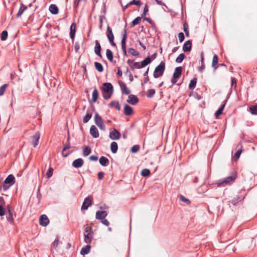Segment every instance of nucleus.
Masks as SVG:
<instances>
[{"label": "nucleus", "mask_w": 257, "mask_h": 257, "mask_svg": "<svg viewBox=\"0 0 257 257\" xmlns=\"http://www.w3.org/2000/svg\"><path fill=\"white\" fill-rule=\"evenodd\" d=\"M102 91L103 98L105 100L109 99L113 92L112 85L109 82L104 83L103 84Z\"/></svg>", "instance_id": "obj_1"}, {"label": "nucleus", "mask_w": 257, "mask_h": 257, "mask_svg": "<svg viewBox=\"0 0 257 257\" xmlns=\"http://www.w3.org/2000/svg\"><path fill=\"white\" fill-rule=\"evenodd\" d=\"M236 178V175L228 176L224 178L220 179L216 181V184L217 187H225L227 185H230L234 182Z\"/></svg>", "instance_id": "obj_2"}, {"label": "nucleus", "mask_w": 257, "mask_h": 257, "mask_svg": "<svg viewBox=\"0 0 257 257\" xmlns=\"http://www.w3.org/2000/svg\"><path fill=\"white\" fill-rule=\"evenodd\" d=\"M165 70V63L161 61L159 65L155 69L153 73V76L155 78H159L163 76Z\"/></svg>", "instance_id": "obj_3"}, {"label": "nucleus", "mask_w": 257, "mask_h": 257, "mask_svg": "<svg viewBox=\"0 0 257 257\" xmlns=\"http://www.w3.org/2000/svg\"><path fill=\"white\" fill-rule=\"evenodd\" d=\"M15 183V177L14 176V175L10 174L6 178L2 188H3L4 191H6Z\"/></svg>", "instance_id": "obj_4"}, {"label": "nucleus", "mask_w": 257, "mask_h": 257, "mask_svg": "<svg viewBox=\"0 0 257 257\" xmlns=\"http://www.w3.org/2000/svg\"><path fill=\"white\" fill-rule=\"evenodd\" d=\"M182 67L181 66L177 67L175 68L174 72L173 75V77L171 79V82L172 85L176 84L178 79L181 77L182 72Z\"/></svg>", "instance_id": "obj_5"}, {"label": "nucleus", "mask_w": 257, "mask_h": 257, "mask_svg": "<svg viewBox=\"0 0 257 257\" xmlns=\"http://www.w3.org/2000/svg\"><path fill=\"white\" fill-rule=\"evenodd\" d=\"M94 122L96 125L101 130L104 131L106 130L105 125L99 114L96 112L94 115Z\"/></svg>", "instance_id": "obj_6"}, {"label": "nucleus", "mask_w": 257, "mask_h": 257, "mask_svg": "<svg viewBox=\"0 0 257 257\" xmlns=\"http://www.w3.org/2000/svg\"><path fill=\"white\" fill-rule=\"evenodd\" d=\"M106 36L110 45L113 46H116V44L114 42V35L113 34L112 30L109 26H108L107 27Z\"/></svg>", "instance_id": "obj_7"}, {"label": "nucleus", "mask_w": 257, "mask_h": 257, "mask_svg": "<svg viewBox=\"0 0 257 257\" xmlns=\"http://www.w3.org/2000/svg\"><path fill=\"white\" fill-rule=\"evenodd\" d=\"M127 38V32L126 29L124 30V34L122 36V38L121 41V49L123 52V54L124 56H127L126 50V41Z\"/></svg>", "instance_id": "obj_8"}, {"label": "nucleus", "mask_w": 257, "mask_h": 257, "mask_svg": "<svg viewBox=\"0 0 257 257\" xmlns=\"http://www.w3.org/2000/svg\"><path fill=\"white\" fill-rule=\"evenodd\" d=\"M121 136L120 133L116 129L113 130L109 133V137L112 140H118Z\"/></svg>", "instance_id": "obj_9"}, {"label": "nucleus", "mask_w": 257, "mask_h": 257, "mask_svg": "<svg viewBox=\"0 0 257 257\" xmlns=\"http://www.w3.org/2000/svg\"><path fill=\"white\" fill-rule=\"evenodd\" d=\"M39 223L43 227H45L49 224V219L46 215L43 214L40 216Z\"/></svg>", "instance_id": "obj_10"}, {"label": "nucleus", "mask_w": 257, "mask_h": 257, "mask_svg": "<svg viewBox=\"0 0 257 257\" xmlns=\"http://www.w3.org/2000/svg\"><path fill=\"white\" fill-rule=\"evenodd\" d=\"M92 201L90 197H86L81 206V210H87L92 205Z\"/></svg>", "instance_id": "obj_11"}, {"label": "nucleus", "mask_w": 257, "mask_h": 257, "mask_svg": "<svg viewBox=\"0 0 257 257\" xmlns=\"http://www.w3.org/2000/svg\"><path fill=\"white\" fill-rule=\"evenodd\" d=\"M127 63L132 70H134L135 69H141V67L139 62H134V60L128 59L127 61Z\"/></svg>", "instance_id": "obj_12"}, {"label": "nucleus", "mask_w": 257, "mask_h": 257, "mask_svg": "<svg viewBox=\"0 0 257 257\" xmlns=\"http://www.w3.org/2000/svg\"><path fill=\"white\" fill-rule=\"evenodd\" d=\"M70 148V144L69 142V137L67 138V143L65 144L64 147H63L62 149V155L63 157L66 158L69 155H70L72 153L71 152H69L67 153H64V152L69 149Z\"/></svg>", "instance_id": "obj_13"}, {"label": "nucleus", "mask_w": 257, "mask_h": 257, "mask_svg": "<svg viewBox=\"0 0 257 257\" xmlns=\"http://www.w3.org/2000/svg\"><path fill=\"white\" fill-rule=\"evenodd\" d=\"M76 25L75 23H73L70 27V37L71 39L72 42H74L75 33H76Z\"/></svg>", "instance_id": "obj_14"}, {"label": "nucleus", "mask_w": 257, "mask_h": 257, "mask_svg": "<svg viewBox=\"0 0 257 257\" xmlns=\"http://www.w3.org/2000/svg\"><path fill=\"white\" fill-rule=\"evenodd\" d=\"M107 216V212L106 211H97L96 212L95 218L96 219L101 220Z\"/></svg>", "instance_id": "obj_15"}, {"label": "nucleus", "mask_w": 257, "mask_h": 257, "mask_svg": "<svg viewBox=\"0 0 257 257\" xmlns=\"http://www.w3.org/2000/svg\"><path fill=\"white\" fill-rule=\"evenodd\" d=\"M127 102L132 105H136L139 102V99L137 96L130 94L128 97Z\"/></svg>", "instance_id": "obj_16"}, {"label": "nucleus", "mask_w": 257, "mask_h": 257, "mask_svg": "<svg viewBox=\"0 0 257 257\" xmlns=\"http://www.w3.org/2000/svg\"><path fill=\"white\" fill-rule=\"evenodd\" d=\"M40 138V133L39 132H36L32 137V144L34 147H36L39 143V140Z\"/></svg>", "instance_id": "obj_17"}, {"label": "nucleus", "mask_w": 257, "mask_h": 257, "mask_svg": "<svg viewBox=\"0 0 257 257\" xmlns=\"http://www.w3.org/2000/svg\"><path fill=\"white\" fill-rule=\"evenodd\" d=\"M192 48V42L190 40L186 41L183 46V51L184 52H190Z\"/></svg>", "instance_id": "obj_18"}, {"label": "nucleus", "mask_w": 257, "mask_h": 257, "mask_svg": "<svg viewBox=\"0 0 257 257\" xmlns=\"http://www.w3.org/2000/svg\"><path fill=\"white\" fill-rule=\"evenodd\" d=\"M244 198V195H236L235 197H234L231 200H229L228 202L229 203H232L233 205H236L239 202L241 201Z\"/></svg>", "instance_id": "obj_19"}, {"label": "nucleus", "mask_w": 257, "mask_h": 257, "mask_svg": "<svg viewBox=\"0 0 257 257\" xmlns=\"http://www.w3.org/2000/svg\"><path fill=\"white\" fill-rule=\"evenodd\" d=\"M84 164V161L81 158H78L75 160L72 163V166L75 168L81 167Z\"/></svg>", "instance_id": "obj_20"}, {"label": "nucleus", "mask_w": 257, "mask_h": 257, "mask_svg": "<svg viewBox=\"0 0 257 257\" xmlns=\"http://www.w3.org/2000/svg\"><path fill=\"white\" fill-rule=\"evenodd\" d=\"M123 113L126 116L132 115L133 113V109L129 105L125 104L124 106Z\"/></svg>", "instance_id": "obj_21"}, {"label": "nucleus", "mask_w": 257, "mask_h": 257, "mask_svg": "<svg viewBox=\"0 0 257 257\" xmlns=\"http://www.w3.org/2000/svg\"><path fill=\"white\" fill-rule=\"evenodd\" d=\"M95 46L94 47V52L96 55L100 57H102V55L101 54V46L98 42V41L96 40L95 42Z\"/></svg>", "instance_id": "obj_22"}, {"label": "nucleus", "mask_w": 257, "mask_h": 257, "mask_svg": "<svg viewBox=\"0 0 257 257\" xmlns=\"http://www.w3.org/2000/svg\"><path fill=\"white\" fill-rule=\"evenodd\" d=\"M90 134L94 138H97L99 137L98 131L95 125H92L90 127Z\"/></svg>", "instance_id": "obj_23"}, {"label": "nucleus", "mask_w": 257, "mask_h": 257, "mask_svg": "<svg viewBox=\"0 0 257 257\" xmlns=\"http://www.w3.org/2000/svg\"><path fill=\"white\" fill-rule=\"evenodd\" d=\"M84 242L86 244H89L91 242L93 238L94 234H91L90 233H84Z\"/></svg>", "instance_id": "obj_24"}, {"label": "nucleus", "mask_w": 257, "mask_h": 257, "mask_svg": "<svg viewBox=\"0 0 257 257\" xmlns=\"http://www.w3.org/2000/svg\"><path fill=\"white\" fill-rule=\"evenodd\" d=\"M91 249V246L89 245V244H87V245L83 246L80 251L81 254L83 255H85L86 254H87L89 253Z\"/></svg>", "instance_id": "obj_25"}, {"label": "nucleus", "mask_w": 257, "mask_h": 257, "mask_svg": "<svg viewBox=\"0 0 257 257\" xmlns=\"http://www.w3.org/2000/svg\"><path fill=\"white\" fill-rule=\"evenodd\" d=\"M49 10L50 13L53 15H56L59 12L58 8L56 5L54 4H51L49 6Z\"/></svg>", "instance_id": "obj_26"}, {"label": "nucleus", "mask_w": 257, "mask_h": 257, "mask_svg": "<svg viewBox=\"0 0 257 257\" xmlns=\"http://www.w3.org/2000/svg\"><path fill=\"white\" fill-rule=\"evenodd\" d=\"M99 163L102 166H107L109 165V161L106 157L101 156L99 159Z\"/></svg>", "instance_id": "obj_27"}, {"label": "nucleus", "mask_w": 257, "mask_h": 257, "mask_svg": "<svg viewBox=\"0 0 257 257\" xmlns=\"http://www.w3.org/2000/svg\"><path fill=\"white\" fill-rule=\"evenodd\" d=\"M151 62H152L151 58L149 56L147 57V58H146L144 60H143L141 62V63L140 64L141 68H143L146 67V66H147L148 65L150 64L151 63Z\"/></svg>", "instance_id": "obj_28"}, {"label": "nucleus", "mask_w": 257, "mask_h": 257, "mask_svg": "<svg viewBox=\"0 0 257 257\" xmlns=\"http://www.w3.org/2000/svg\"><path fill=\"white\" fill-rule=\"evenodd\" d=\"M151 62H152L151 58L149 56L147 57V58H146L144 60H143L141 62V63L140 64L141 68H143L146 67V66H147L148 65L150 64L151 63Z\"/></svg>", "instance_id": "obj_29"}, {"label": "nucleus", "mask_w": 257, "mask_h": 257, "mask_svg": "<svg viewBox=\"0 0 257 257\" xmlns=\"http://www.w3.org/2000/svg\"><path fill=\"white\" fill-rule=\"evenodd\" d=\"M121 90L122 92L126 95H128L130 93L131 91L127 87L126 85L122 83L120 84Z\"/></svg>", "instance_id": "obj_30"}, {"label": "nucleus", "mask_w": 257, "mask_h": 257, "mask_svg": "<svg viewBox=\"0 0 257 257\" xmlns=\"http://www.w3.org/2000/svg\"><path fill=\"white\" fill-rule=\"evenodd\" d=\"M109 106L110 107H115L116 110H120V105L118 101H112L109 104Z\"/></svg>", "instance_id": "obj_31"}, {"label": "nucleus", "mask_w": 257, "mask_h": 257, "mask_svg": "<svg viewBox=\"0 0 257 257\" xmlns=\"http://www.w3.org/2000/svg\"><path fill=\"white\" fill-rule=\"evenodd\" d=\"M27 9V7L25 6L23 3H21V7L19 9L18 13L17 15V17L19 18L22 16L26 10Z\"/></svg>", "instance_id": "obj_32"}, {"label": "nucleus", "mask_w": 257, "mask_h": 257, "mask_svg": "<svg viewBox=\"0 0 257 257\" xmlns=\"http://www.w3.org/2000/svg\"><path fill=\"white\" fill-rule=\"evenodd\" d=\"M92 113L90 111L89 109L87 110V113L86 115L83 118V122L84 123H87L90 119L92 117Z\"/></svg>", "instance_id": "obj_33"}, {"label": "nucleus", "mask_w": 257, "mask_h": 257, "mask_svg": "<svg viewBox=\"0 0 257 257\" xmlns=\"http://www.w3.org/2000/svg\"><path fill=\"white\" fill-rule=\"evenodd\" d=\"M106 57H107V59L110 62H112L113 61V53H112V51L110 49H107L106 50Z\"/></svg>", "instance_id": "obj_34"}, {"label": "nucleus", "mask_w": 257, "mask_h": 257, "mask_svg": "<svg viewBox=\"0 0 257 257\" xmlns=\"http://www.w3.org/2000/svg\"><path fill=\"white\" fill-rule=\"evenodd\" d=\"M197 81V79L196 78H193L189 84V89L190 90H193L196 87Z\"/></svg>", "instance_id": "obj_35"}, {"label": "nucleus", "mask_w": 257, "mask_h": 257, "mask_svg": "<svg viewBox=\"0 0 257 257\" xmlns=\"http://www.w3.org/2000/svg\"><path fill=\"white\" fill-rule=\"evenodd\" d=\"M98 96V91L96 88H95L93 90V92H92V100H91L92 102H93V103L95 102L97 100Z\"/></svg>", "instance_id": "obj_36"}, {"label": "nucleus", "mask_w": 257, "mask_h": 257, "mask_svg": "<svg viewBox=\"0 0 257 257\" xmlns=\"http://www.w3.org/2000/svg\"><path fill=\"white\" fill-rule=\"evenodd\" d=\"M118 149L117 144L115 142H112L110 144V150L112 153H116Z\"/></svg>", "instance_id": "obj_37"}, {"label": "nucleus", "mask_w": 257, "mask_h": 257, "mask_svg": "<svg viewBox=\"0 0 257 257\" xmlns=\"http://www.w3.org/2000/svg\"><path fill=\"white\" fill-rule=\"evenodd\" d=\"M226 104V101L224 102V103L221 105V106L219 107V108L215 112V116L217 117L219 116L220 115H221L222 113V111L224 109V106Z\"/></svg>", "instance_id": "obj_38"}, {"label": "nucleus", "mask_w": 257, "mask_h": 257, "mask_svg": "<svg viewBox=\"0 0 257 257\" xmlns=\"http://www.w3.org/2000/svg\"><path fill=\"white\" fill-rule=\"evenodd\" d=\"M8 214L7 216V220L10 223H12L14 221V218L13 216V211L11 210L10 208H8Z\"/></svg>", "instance_id": "obj_39"}, {"label": "nucleus", "mask_w": 257, "mask_h": 257, "mask_svg": "<svg viewBox=\"0 0 257 257\" xmlns=\"http://www.w3.org/2000/svg\"><path fill=\"white\" fill-rule=\"evenodd\" d=\"M218 61V57L217 55L215 54L212 59V67L215 69H216L217 67L216 66Z\"/></svg>", "instance_id": "obj_40"}, {"label": "nucleus", "mask_w": 257, "mask_h": 257, "mask_svg": "<svg viewBox=\"0 0 257 257\" xmlns=\"http://www.w3.org/2000/svg\"><path fill=\"white\" fill-rule=\"evenodd\" d=\"M94 66L96 69L99 72H102L103 71V67L102 64L99 62H94Z\"/></svg>", "instance_id": "obj_41"}, {"label": "nucleus", "mask_w": 257, "mask_h": 257, "mask_svg": "<svg viewBox=\"0 0 257 257\" xmlns=\"http://www.w3.org/2000/svg\"><path fill=\"white\" fill-rule=\"evenodd\" d=\"M84 227V233H90L91 234H94L92 226L85 225Z\"/></svg>", "instance_id": "obj_42"}, {"label": "nucleus", "mask_w": 257, "mask_h": 257, "mask_svg": "<svg viewBox=\"0 0 257 257\" xmlns=\"http://www.w3.org/2000/svg\"><path fill=\"white\" fill-rule=\"evenodd\" d=\"M91 150L89 147H88V146L84 147V148L83 149V156H87L91 153Z\"/></svg>", "instance_id": "obj_43"}, {"label": "nucleus", "mask_w": 257, "mask_h": 257, "mask_svg": "<svg viewBox=\"0 0 257 257\" xmlns=\"http://www.w3.org/2000/svg\"><path fill=\"white\" fill-rule=\"evenodd\" d=\"M141 21V17H138L135 19L131 23V27H134L135 26L140 23Z\"/></svg>", "instance_id": "obj_44"}, {"label": "nucleus", "mask_w": 257, "mask_h": 257, "mask_svg": "<svg viewBox=\"0 0 257 257\" xmlns=\"http://www.w3.org/2000/svg\"><path fill=\"white\" fill-rule=\"evenodd\" d=\"M250 112L253 115L257 114V104L252 105L249 107Z\"/></svg>", "instance_id": "obj_45"}, {"label": "nucleus", "mask_w": 257, "mask_h": 257, "mask_svg": "<svg viewBox=\"0 0 257 257\" xmlns=\"http://www.w3.org/2000/svg\"><path fill=\"white\" fill-rule=\"evenodd\" d=\"M150 174V170L148 169H144L141 171V175L143 177H148Z\"/></svg>", "instance_id": "obj_46"}, {"label": "nucleus", "mask_w": 257, "mask_h": 257, "mask_svg": "<svg viewBox=\"0 0 257 257\" xmlns=\"http://www.w3.org/2000/svg\"><path fill=\"white\" fill-rule=\"evenodd\" d=\"M155 90L154 89H150L148 90L147 96L148 98H152L155 94Z\"/></svg>", "instance_id": "obj_47"}, {"label": "nucleus", "mask_w": 257, "mask_h": 257, "mask_svg": "<svg viewBox=\"0 0 257 257\" xmlns=\"http://www.w3.org/2000/svg\"><path fill=\"white\" fill-rule=\"evenodd\" d=\"M185 57V55L183 53H181L176 59V62L177 63H180L183 61Z\"/></svg>", "instance_id": "obj_48"}, {"label": "nucleus", "mask_w": 257, "mask_h": 257, "mask_svg": "<svg viewBox=\"0 0 257 257\" xmlns=\"http://www.w3.org/2000/svg\"><path fill=\"white\" fill-rule=\"evenodd\" d=\"M128 52L133 56H138L139 55V52L133 48L128 49Z\"/></svg>", "instance_id": "obj_49"}, {"label": "nucleus", "mask_w": 257, "mask_h": 257, "mask_svg": "<svg viewBox=\"0 0 257 257\" xmlns=\"http://www.w3.org/2000/svg\"><path fill=\"white\" fill-rule=\"evenodd\" d=\"M59 241V237L58 236H57L55 238V239L54 240L53 243L51 244V248H56L58 245V242Z\"/></svg>", "instance_id": "obj_50"}, {"label": "nucleus", "mask_w": 257, "mask_h": 257, "mask_svg": "<svg viewBox=\"0 0 257 257\" xmlns=\"http://www.w3.org/2000/svg\"><path fill=\"white\" fill-rule=\"evenodd\" d=\"M8 36V32L6 30L3 31L1 35V39L2 41H5L7 40Z\"/></svg>", "instance_id": "obj_51"}, {"label": "nucleus", "mask_w": 257, "mask_h": 257, "mask_svg": "<svg viewBox=\"0 0 257 257\" xmlns=\"http://www.w3.org/2000/svg\"><path fill=\"white\" fill-rule=\"evenodd\" d=\"M179 198H180V199L182 202H184L186 204H189L191 203V201H190V200H189L188 198H186L185 197H184L183 195H182L181 194H180L179 195Z\"/></svg>", "instance_id": "obj_52"}, {"label": "nucleus", "mask_w": 257, "mask_h": 257, "mask_svg": "<svg viewBox=\"0 0 257 257\" xmlns=\"http://www.w3.org/2000/svg\"><path fill=\"white\" fill-rule=\"evenodd\" d=\"M8 84H5L0 87V96L4 95L7 87L8 86Z\"/></svg>", "instance_id": "obj_53"}, {"label": "nucleus", "mask_w": 257, "mask_h": 257, "mask_svg": "<svg viewBox=\"0 0 257 257\" xmlns=\"http://www.w3.org/2000/svg\"><path fill=\"white\" fill-rule=\"evenodd\" d=\"M140 148V147L139 145H134L132 147V148L131 149V152L133 153H137L139 150Z\"/></svg>", "instance_id": "obj_54"}, {"label": "nucleus", "mask_w": 257, "mask_h": 257, "mask_svg": "<svg viewBox=\"0 0 257 257\" xmlns=\"http://www.w3.org/2000/svg\"><path fill=\"white\" fill-rule=\"evenodd\" d=\"M129 4H130V5H135L137 6L140 7L142 5V3L140 1L133 0L131 2L129 3Z\"/></svg>", "instance_id": "obj_55"}, {"label": "nucleus", "mask_w": 257, "mask_h": 257, "mask_svg": "<svg viewBox=\"0 0 257 257\" xmlns=\"http://www.w3.org/2000/svg\"><path fill=\"white\" fill-rule=\"evenodd\" d=\"M53 169L52 168H50L46 173V176L47 178H49L52 177L53 175Z\"/></svg>", "instance_id": "obj_56"}, {"label": "nucleus", "mask_w": 257, "mask_h": 257, "mask_svg": "<svg viewBox=\"0 0 257 257\" xmlns=\"http://www.w3.org/2000/svg\"><path fill=\"white\" fill-rule=\"evenodd\" d=\"M105 17L104 16H100L99 19V29L101 30L102 28V25H103V19H105Z\"/></svg>", "instance_id": "obj_57"}, {"label": "nucleus", "mask_w": 257, "mask_h": 257, "mask_svg": "<svg viewBox=\"0 0 257 257\" xmlns=\"http://www.w3.org/2000/svg\"><path fill=\"white\" fill-rule=\"evenodd\" d=\"M241 152H242L241 149H239L236 152V153H235V154L234 155V157L235 158L236 160H237L239 159V158L240 156V154L241 153Z\"/></svg>", "instance_id": "obj_58"}, {"label": "nucleus", "mask_w": 257, "mask_h": 257, "mask_svg": "<svg viewBox=\"0 0 257 257\" xmlns=\"http://www.w3.org/2000/svg\"><path fill=\"white\" fill-rule=\"evenodd\" d=\"M37 199V204H39L40 203L41 200L42 199V194H34Z\"/></svg>", "instance_id": "obj_59"}, {"label": "nucleus", "mask_w": 257, "mask_h": 257, "mask_svg": "<svg viewBox=\"0 0 257 257\" xmlns=\"http://www.w3.org/2000/svg\"><path fill=\"white\" fill-rule=\"evenodd\" d=\"M178 38L180 43L182 42L185 39L184 34L183 32H180L178 34Z\"/></svg>", "instance_id": "obj_60"}, {"label": "nucleus", "mask_w": 257, "mask_h": 257, "mask_svg": "<svg viewBox=\"0 0 257 257\" xmlns=\"http://www.w3.org/2000/svg\"><path fill=\"white\" fill-rule=\"evenodd\" d=\"M5 206L0 205V216H3L6 214V210L4 207Z\"/></svg>", "instance_id": "obj_61"}, {"label": "nucleus", "mask_w": 257, "mask_h": 257, "mask_svg": "<svg viewBox=\"0 0 257 257\" xmlns=\"http://www.w3.org/2000/svg\"><path fill=\"white\" fill-rule=\"evenodd\" d=\"M100 222L101 223H102L103 225L108 226L109 225V222L105 218L100 220Z\"/></svg>", "instance_id": "obj_62"}, {"label": "nucleus", "mask_w": 257, "mask_h": 257, "mask_svg": "<svg viewBox=\"0 0 257 257\" xmlns=\"http://www.w3.org/2000/svg\"><path fill=\"white\" fill-rule=\"evenodd\" d=\"M231 86H234V88L236 87V79L234 77H231Z\"/></svg>", "instance_id": "obj_63"}, {"label": "nucleus", "mask_w": 257, "mask_h": 257, "mask_svg": "<svg viewBox=\"0 0 257 257\" xmlns=\"http://www.w3.org/2000/svg\"><path fill=\"white\" fill-rule=\"evenodd\" d=\"M104 173L103 172H99L98 173V179L100 180H102L104 177Z\"/></svg>", "instance_id": "obj_64"}]
</instances>
